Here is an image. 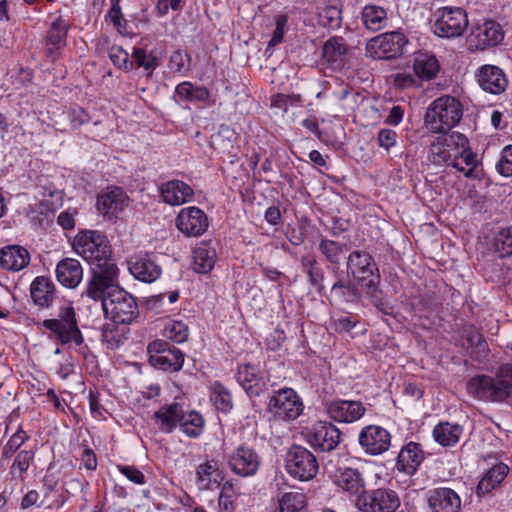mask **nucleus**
Returning a JSON list of instances; mask_svg holds the SVG:
<instances>
[{
    "label": "nucleus",
    "instance_id": "f257e3e1",
    "mask_svg": "<svg viewBox=\"0 0 512 512\" xmlns=\"http://www.w3.org/2000/svg\"><path fill=\"white\" fill-rule=\"evenodd\" d=\"M469 395L482 401L503 402L512 396V363L502 364L495 377L477 375L467 383Z\"/></svg>",
    "mask_w": 512,
    "mask_h": 512
},
{
    "label": "nucleus",
    "instance_id": "f03ea898",
    "mask_svg": "<svg viewBox=\"0 0 512 512\" xmlns=\"http://www.w3.org/2000/svg\"><path fill=\"white\" fill-rule=\"evenodd\" d=\"M463 116L461 102L453 96L443 95L433 100L425 113V124L434 133H447Z\"/></svg>",
    "mask_w": 512,
    "mask_h": 512
},
{
    "label": "nucleus",
    "instance_id": "7ed1b4c3",
    "mask_svg": "<svg viewBox=\"0 0 512 512\" xmlns=\"http://www.w3.org/2000/svg\"><path fill=\"white\" fill-rule=\"evenodd\" d=\"M73 250L94 267L115 264L111 259V245L99 231L79 232L73 240Z\"/></svg>",
    "mask_w": 512,
    "mask_h": 512
},
{
    "label": "nucleus",
    "instance_id": "20e7f679",
    "mask_svg": "<svg viewBox=\"0 0 512 512\" xmlns=\"http://www.w3.org/2000/svg\"><path fill=\"white\" fill-rule=\"evenodd\" d=\"M43 326L51 331L63 345L73 343L79 346L84 342L76 319L75 309L71 303L61 305L57 317L44 320Z\"/></svg>",
    "mask_w": 512,
    "mask_h": 512
},
{
    "label": "nucleus",
    "instance_id": "39448f33",
    "mask_svg": "<svg viewBox=\"0 0 512 512\" xmlns=\"http://www.w3.org/2000/svg\"><path fill=\"white\" fill-rule=\"evenodd\" d=\"M347 274L361 289L375 290L380 284V273L373 257L366 251L354 250L347 258Z\"/></svg>",
    "mask_w": 512,
    "mask_h": 512
},
{
    "label": "nucleus",
    "instance_id": "423d86ee",
    "mask_svg": "<svg viewBox=\"0 0 512 512\" xmlns=\"http://www.w3.org/2000/svg\"><path fill=\"white\" fill-rule=\"evenodd\" d=\"M103 311L114 323L130 324L139 315L134 297L122 288H113L103 300Z\"/></svg>",
    "mask_w": 512,
    "mask_h": 512
},
{
    "label": "nucleus",
    "instance_id": "0eeeda50",
    "mask_svg": "<svg viewBox=\"0 0 512 512\" xmlns=\"http://www.w3.org/2000/svg\"><path fill=\"white\" fill-rule=\"evenodd\" d=\"M434 16L433 32L440 38H458L469 25L467 12L462 7L443 6L435 11Z\"/></svg>",
    "mask_w": 512,
    "mask_h": 512
},
{
    "label": "nucleus",
    "instance_id": "6e6552de",
    "mask_svg": "<svg viewBox=\"0 0 512 512\" xmlns=\"http://www.w3.org/2000/svg\"><path fill=\"white\" fill-rule=\"evenodd\" d=\"M287 473L299 481H309L316 477L319 464L315 455L307 448L293 445L285 455Z\"/></svg>",
    "mask_w": 512,
    "mask_h": 512
},
{
    "label": "nucleus",
    "instance_id": "1a4fd4ad",
    "mask_svg": "<svg viewBox=\"0 0 512 512\" xmlns=\"http://www.w3.org/2000/svg\"><path fill=\"white\" fill-rule=\"evenodd\" d=\"M409 40L399 31L382 33L370 39L366 45L367 54L374 59H394L407 51Z\"/></svg>",
    "mask_w": 512,
    "mask_h": 512
},
{
    "label": "nucleus",
    "instance_id": "9d476101",
    "mask_svg": "<svg viewBox=\"0 0 512 512\" xmlns=\"http://www.w3.org/2000/svg\"><path fill=\"white\" fill-rule=\"evenodd\" d=\"M149 363L155 369L164 372H178L184 364L183 352L163 339H156L148 344Z\"/></svg>",
    "mask_w": 512,
    "mask_h": 512
},
{
    "label": "nucleus",
    "instance_id": "9b49d317",
    "mask_svg": "<svg viewBox=\"0 0 512 512\" xmlns=\"http://www.w3.org/2000/svg\"><path fill=\"white\" fill-rule=\"evenodd\" d=\"M268 411L276 418L291 421L297 419L304 410V404L292 388H282L270 396Z\"/></svg>",
    "mask_w": 512,
    "mask_h": 512
},
{
    "label": "nucleus",
    "instance_id": "f8f14e48",
    "mask_svg": "<svg viewBox=\"0 0 512 512\" xmlns=\"http://www.w3.org/2000/svg\"><path fill=\"white\" fill-rule=\"evenodd\" d=\"M91 278L87 283L86 294L93 300L103 302L105 296L113 288H119L116 284L118 277V267L116 264H107L106 266L94 267Z\"/></svg>",
    "mask_w": 512,
    "mask_h": 512
},
{
    "label": "nucleus",
    "instance_id": "ddd939ff",
    "mask_svg": "<svg viewBox=\"0 0 512 512\" xmlns=\"http://www.w3.org/2000/svg\"><path fill=\"white\" fill-rule=\"evenodd\" d=\"M340 437V430L326 421H318L304 432L305 441L321 452L334 450L340 442Z\"/></svg>",
    "mask_w": 512,
    "mask_h": 512
},
{
    "label": "nucleus",
    "instance_id": "4468645a",
    "mask_svg": "<svg viewBox=\"0 0 512 512\" xmlns=\"http://www.w3.org/2000/svg\"><path fill=\"white\" fill-rule=\"evenodd\" d=\"M466 144L468 140L461 133H443L430 144L427 160L436 166L450 165L455 146L464 147Z\"/></svg>",
    "mask_w": 512,
    "mask_h": 512
},
{
    "label": "nucleus",
    "instance_id": "2eb2a0df",
    "mask_svg": "<svg viewBox=\"0 0 512 512\" xmlns=\"http://www.w3.org/2000/svg\"><path fill=\"white\" fill-rule=\"evenodd\" d=\"M130 203L127 193L120 187H107L97 196L96 208L99 214L112 221L117 219Z\"/></svg>",
    "mask_w": 512,
    "mask_h": 512
},
{
    "label": "nucleus",
    "instance_id": "dca6fc26",
    "mask_svg": "<svg viewBox=\"0 0 512 512\" xmlns=\"http://www.w3.org/2000/svg\"><path fill=\"white\" fill-rule=\"evenodd\" d=\"M236 378L249 397H259L268 391V380L264 372L256 365L251 363L239 364Z\"/></svg>",
    "mask_w": 512,
    "mask_h": 512
},
{
    "label": "nucleus",
    "instance_id": "f3484780",
    "mask_svg": "<svg viewBox=\"0 0 512 512\" xmlns=\"http://www.w3.org/2000/svg\"><path fill=\"white\" fill-rule=\"evenodd\" d=\"M128 270L136 279L144 283L155 282L162 274L160 265L156 263L153 253L140 252L131 255L127 260Z\"/></svg>",
    "mask_w": 512,
    "mask_h": 512
},
{
    "label": "nucleus",
    "instance_id": "a211bd4d",
    "mask_svg": "<svg viewBox=\"0 0 512 512\" xmlns=\"http://www.w3.org/2000/svg\"><path fill=\"white\" fill-rule=\"evenodd\" d=\"M358 443L366 454L376 456L389 449L391 435L381 426L367 425L360 430Z\"/></svg>",
    "mask_w": 512,
    "mask_h": 512
},
{
    "label": "nucleus",
    "instance_id": "6ab92c4d",
    "mask_svg": "<svg viewBox=\"0 0 512 512\" xmlns=\"http://www.w3.org/2000/svg\"><path fill=\"white\" fill-rule=\"evenodd\" d=\"M209 226L208 217L196 206L182 208L176 217V227L189 237L202 235Z\"/></svg>",
    "mask_w": 512,
    "mask_h": 512
},
{
    "label": "nucleus",
    "instance_id": "aec40b11",
    "mask_svg": "<svg viewBox=\"0 0 512 512\" xmlns=\"http://www.w3.org/2000/svg\"><path fill=\"white\" fill-rule=\"evenodd\" d=\"M326 412L338 423H354L366 413L364 404L359 400L337 399L326 404Z\"/></svg>",
    "mask_w": 512,
    "mask_h": 512
},
{
    "label": "nucleus",
    "instance_id": "412c9836",
    "mask_svg": "<svg viewBox=\"0 0 512 512\" xmlns=\"http://www.w3.org/2000/svg\"><path fill=\"white\" fill-rule=\"evenodd\" d=\"M503 32L500 25L494 21H486L474 27L468 37L470 50H485L496 46L503 40Z\"/></svg>",
    "mask_w": 512,
    "mask_h": 512
},
{
    "label": "nucleus",
    "instance_id": "4be33fe9",
    "mask_svg": "<svg viewBox=\"0 0 512 512\" xmlns=\"http://www.w3.org/2000/svg\"><path fill=\"white\" fill-rule=\"evenodd\" d=\"M228 464L235 474L248 477L257 472L260 458L252 448L240 445L229 456Z\"/></svg>",
    "mask_w": 512,
    "mask_h": 512
},
{
    "label": "nucleus",
    "instance_id": "5701e85b",
    "mask_svg": "<svg viewBox=\"0 0 512 512\" xmlns=\"http://www.w3.org/2000/svg\"><path fill=\"white\" fill-rule=\"evenodd\" d=\"M430 512H461V498L448 487L434 488L427 493Z\"/></svg>",
    "mask_w": 512,
    "mask_h": 512
},
{
    "label": "nucleus",
    "instance_id": "b1692460",
    "mask_svg": "<svg viewBox=\"0 0 512 512\" xmlns=\"http://www.w3.org/2000/svg\"><path fill=\"white\" fill-rule=\"evenodd\" d=\"M332 482L341 491L350 495H356L364 490L365 481L362 473L352 467L340 466L332 475Z\"/></svg>",
    "mask_w": 512,
    "mask_h": 512
},
{
    "label": "nucleus",
    "instance_id": "393cba45",
    "mask_svg": "<svg viewBox=\"0 0 512 512\" xmlns=\"http://www.w3.org/2000/svg\"><path fill=\"white\" fill-rule=\"evenodd\" d=\"M476 79L479 86L491 94L502 93L508 85L503 70L494 65L481 66L476 73Z\"/></svg>",
    "mask_w": 512,
    "mask_h": 512
},
{
    "label": "nucleus",
    "instance_id": "a878e982",
    "mask_svg": "<svg viewBox=\"0 0 512 512\" xmlns=\"http://www.w3.org/2000/svg\"><path fill=\"white\" fill-rule=\"evenodd\" d=\"M55 275L62 286L74 289L83 279V268L77 259L67 257L57 263Z\"/></svg>",
    "mask_w": 512,
    "mask_h": 512
},
{
    "label": "nucleus",
    "instance_id": "bb28decb",
    "mask_svg": "<svg viewBox=\"0 0 512 512\" xmlns=\"http://www.w3.org/2000/svg\"><path fill=\"white\" fill-rule=\"evenodd\" d=\"M223 480V472L214 459H207L196 469V484L200 490H216Z\"/></svg>",
    "mask_w": 512,
    "mask_h": 512
},
{
    "label": "nucleus",
    "instance_id": "cd10ccee",
    "mask_svg": "<svg viewBox=\"0 0 512 512\" xmlns=\"http://www.w3.org/2000/svg\"><path fill=\"white\" fill-rule=\"evenodd\" d=\"M163 201L169 205H182L193 199V189L183 181L171 180L160 187Z\"/></svg>",
    "mask_w": 512,
    "mask_h": 512
},
{
    "label": "nucleus",
    "instance_id": "c85d7f7f",
    "mask_svg": "<svg viewBox=\"0 0 512 512\" xmlns=\"http://www.w3.org/2000/svg\"><path fill=\"white\" fill-rule=\"evenodd\" d=\"M30 262L29 252L18 245H9L0 249V267L8 271H20Z\"/></svg>",
    "mask_w": 512,
    "mask_h": 512
},
{
    "label": "nucleus",
    "instance_id": "c756f323",
    "mask_svg": "<svg viewBox=\"0 0 512 512\" xmlns=\"http://www.w3.org/2000/svg\"><path fill=\"white\" fill-rule=\"evenodd\" d=\"M424 460V453L419 444L409 442L404 446L397 457V468L399 471L412 475L419 468Z\"/></svg>",
    "mask_w": 512,
    "mask_h": 512
},
{
    "label": "nucleus",
    "instance_id": "7c9ffc66",
    "mask_svg": "<svg viewBox=\"0 0 512 512\" xmlns=\"http://www.w3.org/2000/svg\"><path fill=\"white\" fill-rule=\"evenodd\" d=\"M413 70L419 79L429 81L438 74L440 64L431 52L419 51L414 53Z\"/></svg>",
    "mask_w": 512,
    "mask_h": 512
},
{
    "label": "nucleus",
    "instance_id": "2f4dec72",
    "mask_svg": "<svg viewBox=\"0 0 512 512\" xmlns=\"http://www.w3.org/2000/svg\"><path fill=\"white\" fill-rule=\"evenodd\" d=\"M55 291V284L51 278L45 276H37L30 286L31 298L40 307H48L52 304Z\"/></svg>",
    "mask_w": 512,
    "mask_h": 512
},
{
    "label": "nucleus",
    "instance_id": "473e14b6",
    "mask_svg": "<svg viewBox=\"0 0 512 512\" xmlns=\"http://www.w3.org/2000/svg\"><path fill=\"white\" fill-rule=\"evenodd\" d=\"M182 407L178 403L165 405L155 412V421L162 432L170 433L180 423Z\"/></svg>",
    "mask_w": 512,
    "mask_h": 512
},
{
    "label": "nucleus",
    "instance_id": "72a5a7b5",
    "mask_svg": "<svg viewBox=\"0 0 512 512\" xmlns=\"http://www.w3.org/2000/svg\"><path fill=\"white\" fill-rule=\"evenodd\" d=\"M216 261V251L207 242H201L193 251V269L197 273L210 272Z\"/></svg>",
    "mask_w": 512,
    "mask_h": 512
},
{
    "label": "nucleus",
    "instance_id": "f704fd0d",
    "mask_svg": "<svg viewBox=\"0 0 512 512\" xmlns=\"http://www.w3.org/2000/svg\"><path fill=\"white\" fill-rule=\"evenodd\" d=\"M509 473V467L504 463H498L491 467L481 478L477 485V494L485 495L495 489Z\"/></svg>",
    "mask_w": 512,
    "mask_h": 512
},
{
    "label": "nucleus",
    "instance_id": "c9c22d12",
    "mask_svg": "<svg viewBox=\"0 0 512 512\" xmlns=\"http://www.w3.org/2000/svg\"><path fill=\"white\" fill-rule=\"evenodd\" d=\"M462 433V426L450 422H440L433 429L434 440L444 447L456 445Z\"/></svg>",
    "mask_w": 512,
    "mask_h": 512
},
{
    "label": "nucleus",
    "instance_id": "e433bc0d",
    "mask_svg": "<svg viewBox=\"0 0 512 512\" xmlns=\"http://www.w3.org/2000/svg\"><path fill=\"white\" fill-rule=\"evenodd\" d=\"M476 155L467 147L455 146L453 149V156L450 165L460 172H463L465 176H470L477 166Z\"/></svg>",
    "mask_w": 512,
    "mask_h": 512
},
{
    "label": "nucleus",
    "instance_id": "4c0bfd02",
    "mask_svg": "<svg viewBox=\"0 0 512 512\" xmlns=\"http://www.w3.org/2000/svg\"><path fill=\"white\" fill-rule=\"evenodd\" d=\"M205 421L197 411H183L179 427L190 438H198L204 431Z\"/></svg>",
    "mask_w": 512,
    "mask_h": 512
},
{
    "label": "nucleus",
    "instance_id": "58836bf2",
    "mask_svg": "<svg viewBox=\"0 0 512 512\" xmlns=\"http://www.w3.org/2000/svg\"><path fill=\"white\" fill-rule=\"evenodd\" d=\"M386 10L377 5H367L362 11V21L365 27L371 31H379L387 24Z\"/></svg>",
    "mask_w": 512,
    "mask_h": 512
},
{
    "label": "nucleus",
    "instance_id": "ea45409f",
    "mask_svg": "<svg viewBox=\"0 0 512 512\" xmlns=\"http://www.w3.org/2000/svg\"><path fill=\"white\" fill-rule=\"evenodd\" d=\"M34 457L35 452L31 449H23L17 452L9 469L11 478L16 481H24V475L33 463Z\"/></svg>",
    "mask_w": 512,
    "mask_h": 512
},
{
    "label": "nucleus",
    "instance_id": "a19ab883",
    "mask_svg": "<svg viewBox=\"0 0 512 512\" xmlns=\"http://www.w3.org/2000/svg\"><path fill=\"white\" fill-rule=\"evenodd\" d=\"M358 285L353 281H337L330 290L331 297L337 302L353 303L360 298Z\"/></svg>",
    "mask_w": 512,
    "mask_h": 512
},
{
    "label": "nucleus",
    "instance_id": "79ce46f5",
    "mask_svg": "<svg viewBox=\"0 0 512 512\" xmlns=\"http://www.w3.org/2000/svg\"><path fill=\"white\" fill-rule=\"evenodd\" d=\"M347 54V47L343 38H331L323 47V57L325 60L336 67L343 65Z\"/></svg>",
    "mask_w": 512,
    "mask_h": 512
},
{
    "label": "nucleus",
    "instance_id": "37998d69",
    "mask_svg": "<svg viewBox=\"0 0 512 512\" xmlns=\"http://www.w3.org/2000/svg\"><path fill=\"white\" fill-rule=\"evenodd\" d=\"M372 492L376 512L395 511L400 506V499L394 490L378 488Z\"/></svg>",
    "mask_w": 512,
    "mask_h": 512
},
{
    "label": "nucleus",
    "instance_id": "c03bdc74",
    "mask_svg": "<svg viewBox=\"0 0 512 512\" xmlns=\"http://www.w3.org/2000/svg\"><path fill=\"white\" fill-rule=\"evenodd\" d=\"M210 400L215 408L223 413H229L233 408L230 391L220 382H214L210 387Z\"/></svg>",
    "mask_w": 512,
    "mask_h": 512
},
{
    "label": "nucleus",
    "instance_id": "a18cd8bd",
    "mask_svg": "<svg viewBox=\"0 0 512 512\" xmlns=\"http://www.w3.org/2000/svg\"><path fill=\"white\" fill-rule=\"evenodd\" d=\"M69 26V23L61 16L53 21L46 37L47 45H49L51 49H60L66 45Z\"/></svg>",
    "mask_w": 512,
    "mask_h": 512
},
{
    "label": "nucleus",
    "instance_id": "49530a36",
    "mask_svg": "<svg viewBox=\"0 0 512 512\" xmlns=\"http://www.w3.org/2000/svg\"><path fill=\"white\" fill-rule=\"evenodd\" d=\"M279 512H308L306 495L297 491L284 493L279 499Z\"/></svg>",
    "mask_w": 512,
    "mask_h": 512
},
{
    "label": "nucleus",
    "instance_id": "de8ad7c7",
    "mask_svg": "<svg viewBox=\"0 0 512 512\" xmlns=\"http://www.w3.org/2000/svg\"><path fill=\"white\" fill-rule=\"evenodd\" d=\"M461 338L462 346L466 350H471V354L486 353L488 350L482 334L474 326L465 327L461 332Z\"/></svg>",
    "mask_w": 512,
    "mask_h": 512
},
{
    "label": "nucleus",
    "instance_id": "09e8293b",
    "mask_svg": "<svg viewBox=\"0 0 512 512\" xmlns=\"http://www.w3.org/2000/svg\"><path fill=\"white\" fill-rule=\"evenodd\" d=\"M318 250L328 262L338 265L347 251V247L344 243L322 238L319 242Z\"/></svg>",
    "mask_w": 512,
    "mask_h": 512
},
{
    "label": "nucleus",
    "instance_id": "8fccbe9b",
    "mask_svg": "<svg viewBox=\"0 0 512 512\" xmlns=\"http://www.w3.org/2000/svg\"><path fill=\"white\" fill-rule=\"evenodd\" d=\"M178 97L193 102H206L210 97V92L205 87L194 86L190 82H182L175 88Z\"/></svg>",
    "mask_w": 512,
    "mask_h": 512
},
{
    "label": "nucleus",
    "instance_id": "3c124183",
    "mask_svg": "<svg viewBox=\"0 0 512 512\" xmlns=\"http://www.w3.org/2000/svg\"><path fill=\"white\" fill-rule=\"evenodd\" d=\"M30 439V435L19 426L14 434L10 436L6 444L2 448V458L9 459L19 452V449Z\"/></svg>",
    "mask_w": 512,
    "mask_h": 512
},
{
    "label": "nucleus",
    "instance_id": "603ef678",
    "mask_svg": "<svg viewBox=\"0 0 512 512\" xmlns=\"http://www.w3.org/2000/svg\"><path fill=\"white\" fill-rule=\"evenodd\" d=\"M163 336L175 343H183L188 339V326L180 320H169L163 328Z\"/></svg>",
    "mask_w": 512,
    "mask_h": 512
},
{
    "label": "nucleus",
    "instance_id": "864d4df0",
    "mask_svg": "<svg viewBox=\"0 0 512 512\" xmlns=\"http://www.w3.org/2000/svg\"><path fill=\"white\" fill-rule=\"evenodd\" d=\"M301 266L307 273L309 281L313 286H321L324 279V272L318 266L316 257L312 254H306L301 257Z\"/></svg>",
    "mask_w": 512,
    "mask_h": 512
},
{
    "label": "nucleus",
    "instance_id": "5fc2aeb1",
    "mask_svg": "<svg viewBox=\"0 0 512 512\" xmlns=\"http://www.w3.org/2000/svg\"><path fill=\"white\" fill-rule=\"evenodd\" d=\"M132 57L138 67H142L150 73L159 66L158 57L155 55L154 51L147 53L142 48H136L133 51Z\"/></svg>",
    "mask_w": 512,
    "mask_h": 512
},
{
    "label": "nucleus",
    "instance_id": "6e6d98bb",
    "mask_svg": "<svg viewBox=\"0 0 512 512\" xmlns=\"http://www.w3.org/2000/svg\"><path fill=\"white\" fill-rule=\"evenodd\" d=\"M495 248L501 257L512 255V226L499 231L495 238Z\"/></svg>",
    "mask_w": 512,
    "mask_h": 512
},
{
    "label": "nucleus",
    "instance_id": "4d7b16f0",
    "mask_svg": "<svg viewBox=\"0 0 512 512\" xmlns=\"http://www.w3.org/2000/svg\"><path fill=\"white\" fill-rule=\"evenodd\" d=\"M237 135L234 132V130L230 129L229 127H221L217 136L215 137L214 144L216 145L217 149L221 150L222 152H228L231 153L233 147V142L236 140Z\"/></svg>",
    "mask_w": 512,
    "mask_h": 512
},
{
    "label": "nucleus",
    "instance_id": "13d9d810",
    "mask_svg": "<svg viewBox=\"0 0 512 512\" xmlns=\"http://www.w3.org/2000/svg\"><path fill=\"white\" fill-rule=\"evenodd\" d=\"M302 104V97L300 94H276L271 97V106L287 111L289 106L298 107Z\"/></svg>",
    "mask_w": 512,
    "mask_h": 512
},
{
    "label": "nucleus",
    "instance_id": "bf43d9fd",
    "mask_svg": "<svg viewBox=\"0 0 512 512\" xmlns=\"http://www.w3.org/2000/svg\"><path fill=\"white\" fill-rule=\"evenodd\" d=\"M109 58L120 69L128 71L133 68V62L129 61V54L120 46H112L109 49Z\"/></svg>",
    "mask_w": 512,
    "mask_h": 512
},
{
    "label": "nucleus",
    "instance_id": "052dcab7",
    "mask_svg": "<svg viewBox=\"0 0 512 512\" xmlns=\"http://www.w3.org/2000/svg\"><path fill=\"white\" fill-rule=\"evenodd\" d=\"M234 498V486L231 482L227 481L222 485L221 488V492L218 499L219 506L226 512H232L234 509Z\"/></svg>",
    "mask_w": 512,
    "mask_h": 512
},
{
    "label": "nucleus",
    "instance_id": "680f3d73",
    "mask_svg": "<svg viewBox=\"0 0 512 512\" xmlns=\"http://www.w3.org/2000/svg\"><path fill=\"white\" fill-rule=\"evenodd\" d=\"M398 135L396 131L390 128H382L377 133V143L379 147L383 148L388 154L391 149L397 145Z\"/></svg>",
    "mask_w": 512,
    "mask_h": 512
},
{
    "label": "nucleus",
    "instance_id": "e2e57ef3",
    "mask_svg": "<svg viewBox=\"0 0 512 512\" xmlns=\"http://www.w3.org/2000/svg\"><path fill=\"white\" fill-rule=\"evenodd\" d=\"M497 171L504 177L512 176V145L506 146L496 165Z\"/></svg>",
    "mask_w": 512,
    "mask_h": 512
},
{
    "label": "nucleus",
    "instance_id": "0e129e2a",
    "mask_svg": "<svg viewBox=\"0 0 512 512\" xmlns=\"http://www.w3.org/2000/svg\"><path fill=\"white\" fill-rule=\"evenodd\" d=\"M340 10L334 6L325 7L319 12L320 22L324 26L337 27L339 26Z\"/></svg>",
    "mask_w": 512,
    "mask_h": 512
},
{
    "label": "nucleus",
    "instance_id": "69168bd1",
    "mask_svg": "<svg viewBox=\"0 0 512 512\" xmlns=\"http://www.w3.org/2000/svg\"><path fill=\"white\" fill-rule=\"evenodd\" d=\"M116 323L106 324L102 329V340L108 344L110 348H117L122 343V336L118 334Z\"/></svg>",
    "mask_w": 512,
    "mask_h": 512
},
{
    "label": "nucleus",
    "instance_id": "338daca9",
    "mask_svg": "<svg viewBox=\"0 0 512 512\" xmlns=\"http://www.w3.org/2000/svg\"><path fill=\"white\" fill-rule=\"evenodd\" d=\"M68 119L73 129H77L90 121V116L81 107L75 106L68 111Z\"/></svg>",
    "mask_w": 512,
    "mask_h": 512
},
{
    "label": "nucleus",
    "instance_id": "774afa93",
    "mask_svg": "<svg viewBox=\"0 0 512 512\" xmlns=\"http://www.w3.org/2000/svg\"><path fill=\"white\" fill-rule=\"evenodd\" d=\"M356 495H357V498L355 501V506L358 511H360V512H376L374 500H372L373 499L372 490L368 491V492L364 491L363 493H361V494L358 493Z\"/></svg>",
    "mask_w": 512,
    "mask_h": 512
}]
</instances>
